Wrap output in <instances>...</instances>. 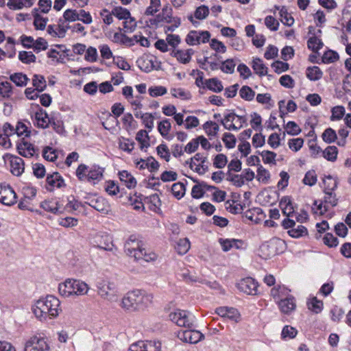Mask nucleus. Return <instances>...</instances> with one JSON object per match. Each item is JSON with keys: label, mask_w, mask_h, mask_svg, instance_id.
Wrapping results in <instances>:
<instances>
[{"label": "nucleus", "mask_w": 351, "mask_h": 351, "mask_svg": "<svg viewBox=\"0 0 351 351\" xmlns=\"http://www.w3.org/2000/svg\"><path fill=\"white\" fill-rule=\"evenodd\" d=\"M298 334V330L290 326H285L283 327L281 337L282 339H293Z\"/></svg>", "instance_id": "6e6d98bb"}, {"label": "nucleus", "mask_w": 351, "mask_h": 351, "mask_svg": "<svg viewBox=\"0 0 351 351\" xmlns=\"http://www.w3.org/2000/svg\"><path fill=\"white\" fill-rule=\"evenodd\" d=\"M135 143L134 141L130 138L122 137V139L119 140V147L121 149L128 153H131L134 148Z\"/></svg>", "instance_id": "a19ab883"}, {"label": "nucleus", "mask_w": 351, "mask_h": 351, "mask_svg": "<svg viewBox=\"0 0 351 351\" xmlns=\"http://www.w3.org/2000/svg\"><path fill=\"white\" fill-rule=\"evenodd\" d=\"M228 162L227 156L225 154H217L213 161V165L218 169L223 168Z\"/></svg>", "instance_id": "338daca9"}, {"label": "nucleus", "mask_w": 351, "mask_h": 351, "mask_svg": "<svg viewBox=\"0 0 351 351\" xmlns=\"http://www.w3.org/2000/svg\"><path fill=\"white\" fill-rule=\"evenodd\" d=\"M103 173L104 169L96 165L88 167L84 164H81L76 169V176L81 181L85 180L88 182L99 181L103 178Z\"/></svg>", "instance_id": "423d86ee"}, {"label": "nucleus", "mask_w": 351, "mask_h": 351, "mask_svg": "<svg viewBox=\"0 0 351 351\" xmlns=\"http://www.w3.org/2000/svg\"><path fill=\"white\" fill-rule=\"evenodd\" d=\"M171 93L173 97L176 98H181L182 99H191V93L189 91H185L183 88H171Z\"/></svg>", "instance_id": "13d9d810"}, {"label": "nucleus", "mask_w": 351, "mask_h": 351, "mask_svg": "<svg viewBox=\"0 0 351 351\" xmlns=\"http://www.w3.org/2000/svg\"><path fill=\"white\" fill-rule=\"evenodd\" d=\"M12 93V86L9 82H2L0 83V95L3 98H10Z\"/></svg>", "instance_id": "8fccbe9b"}, {"label": "nucleus", "mask_w": 351, "mask_h": 351, "mask_svg": "<svg viewBox=\"0 0 351 351\" xmlns=\"http://www.w3.org/2000/svg\"><path fill=\"white\" fill-rule=\"evenodd\" d=\"M112 14L119 20H127L128 18H130V11L121 6L114 8L112 10Z\"/></svg>", "instance_id": "79ce46f5"}, {"label": "nucleus", "mask_w": 351, "mask_h": 351, "mask_svg": "<svg viewBox=\"0 0 351 351\" xmlns=\"http://www.w3.org/2000/svg\"><path fill=\"white\" fill-rule=\"evenodd\" d=\"M73 295H81L87 293L88 287L87 284L79 280L71 279Z\"/></svg>", "instance_id": "b1692460"}, {"label": "nucleus", "mask_w": 351, "mask_h": 351, "mask_svg": "<svg viewBox=\"0 0 351 351\" xmlns=\"http://www.w3.org/2000/svg\"><path fill=\"white\" fill-rule=\"evenodd\" d=\"M32 84L38 92H43L47 87L46 80L44 76L38 74L34 75Z\"/></svg>", "instance_id": "c9c22d12"}, {"label": "nucleus", "mask_w": 351, "mask_h": 351, "mask_svg": "<svg viewBox=\"0 0 351 351\" xmlns=\"http://www.w3.org/2000/svg\"><path fill=\"white\" fill-rule=\"evenodd\" d=\"M94 242L97 244L98 248L111 251L113 248V243L112 237L108 234H97L95 237Z\"/></svg>", "instance_id": "2eb2a0df"}, {"label": "nucleus", "mask_w": 351, "mask_h": 351, "mask_svg": "<svg viewBox=\"0 0 351 351\" xmlns=\"http://www.w3.org/2000/svg\"><path fill=\"white\" fill-rule=\"evenodd\" d=\"M86 198L88 201L84 204L89 205L96 210L104 214H107L110 211V205L105 198L95 195Z\"/></svg>", "instance_id": "9b49d317"}, {"label": "nucleus", "mask_w": 351, "mask_h": 351, "mask_svg": "<svg viewBox=\"0 0 351 351\" xmlns=\"http://www.w3.org/2000/svg\"><path fill=\"white\" fill-rule=\"evenodd\" d=\"M48 48V43L43 38H38L34 43L33 49L36 53L40 52L41 50H46Z\"/></svg>", "instance_id": "69168bd1"}, {"label": "nucleus", "mask_w": 351, "mask_h": 351, "mask_svg": "<svg viewBox=\"0 0 351 351\" xmlns=\"http://www.w3.org/2000/svg\"><path fill=\"white\" fill-rule=\"evenodd\" d=\"M152 300V295L136 289L129 291L122 299V307L129 311L142 310L147 306Z\"/></svg>", "instance_id": "20e7f679"}, {"label": "nucleus", "mask_w": 351, "mask_h": 351, "mask_svg": "<svg viewBox=\"0 0 351 351\" xmlns=\"http://www.w3.org/2000/svg\"><path fill=\"white\" fill-rule=\"evenodd\" d=\"M16 149L21 156L25 158L32 157L35 152L34 146L32 143L25 141L23 138L20 143H17Z\"/></svg>", "instance_id": "dca6fc26"}, {"label": "nucleus", "mask_w": 351, "mask_h": 351, "mask_svg": "<svg viewBox=\"0 0 351 351\" xmlns=\"http://www.w3.org/2000/svg\"><path fill=\"white\" fill-rule=\"evenodd\" d=\"M104 117L100 118L101 119H105L101 122L103 127L108 130L114 128L118 125L119 121L116 117L112 116L109 112H105L103 113Z\"/></svg>", "instance_id": "393cba45"}, {"label": "nucleus", "mask_w": 351, "mask_h": 351, "mask_svg": "<svg viewBox=\"0 0 351 351\" xmlns=\"http://www.w3.org/2000/svg\"><path fill=\"white\" fill-rule=\"evenodd\" d=\"M10 80L17 86H25L29 81V78L25 74L22 73H15L10 75Z\"/></svg>", "instance_id": "7c9ffc66"}, {"label": "nucleus", "mask_w": 351, "mask_h": 351, "mask_svg": "<svg viewBox=\"0 0 351 351\" xmlns=\"http://www.w3.org/2000/svg\"><path fill=\"white\" fill-rule=\"evenodd\" d=\"M252 69L254 72L260 76L265 75L267 73L268 68L263 63L260 58H255L252 62Z\"/></svg>", "instance_id": "2f4dec72"}, {"label": "nucleus", "mask_w": 351, "mask_h": 351, "mask_svg": "<svg viewBox=\"0 0 351 351\" xmlns=\"http://www.w3.org/2000/svg\"><path fill=\"white\" fill-rule=\"evenodd\" d=\"M210 33L208 31L191 30L186 36V43L191 46L206 43L209 41Z\"/></svg>", "instance_id": "6e6552de"}, {"label": "nucleus", "mask_w": 351, "mask_h": 351, "mask_svg": "<svg viewBox=\"0 0 351 351\" xmlns=\"http://www.w3.org/2000/svg\"><path fill=\"white\" fill-rule=\"evenodd\" d=\"M71 279H66L64 282L59 284L58 291L62 296L65 298L73 295V289H72Z\"/></svg>", "instance_id": "bb28decb"}, {"label": "nucleus", "mask_w": 351, "mask_h": 351, "mask_svg": "<svg viewBox=\"0 0 351 351\" xmlns=\"http://www.w3.org/2000/svg\"><path fill=\"white\" fill-rule=\"evenodd\" d=\"M40 207L45 210L53 214H60L63 212L61 210L62 206L59 202L53 199H46L40 203Z\"/></svg>", "instance_id": "aec40b11"}, {"label": "nucleus", "mask_w": 351, "mask_h": 351, "mask_svg": "<svg viewBox=\"0 0 351 351\" xmlns=\"http://www.w3.org/2000/svg\"><path fill=\"white\" fill-rule=\"evenodd\" d=\"M256 179L259 182L267 184L270 179V173L269 171L262 165H259L257 169Z\"/></svg>", "instance_id": "c03bdc74"}, {"label": "nucleus", "mask_w": 351, "mask_h": 351, "mask_svg": "<svg viewBox=\"0 0 351 351\" xmlns=\"http://www.w3.org/2000/svg\"><path fill=\"white\" fill-rule=\"evenodd\" d=\"M171 192L176 199H180L185 194L186 186L181 182L174 183L171 186Z\"/></svg>", "instance_id": "f704fd0d"}, {"label": "nucleus", "mask_w": 351, "mask_h": 351, "mask_svg": "<svg viewBox=\"0 0 351 351\" xmlns=\"http://www.w3.org/2000/svg\"><path fill=\"white\" fill-rule=\"evenodd\" d=\"M16 194L10 185L0 184V202L12 206L16 202Z\"/></svg>", "instance_id": "9d476101"}, {"label": "nucleus", "mask_w": 351, "mask_h": 351, "mask_svg": "<svg viewBox=\"0 0 351 351\" xmlns=\"http://www.w3.org/2000/svg\"><path fill=\"white\" fill-rule=\"evenodd\" d=\"M222 140L228 149H232L235 147L237 140L232 134L229 132L224 133Z\"/></svg>", "instance_id": "e2e57ef3"}, {"label": "nucleus", "mask_w": 351, "mask_h": 351, "mask_svg": "<svg viewBox=\"0 0 351 351\" xmlns=\"http://www.w3.org/2000/svg\"><path fill=\"white\" fill-rule=\"evenodd\" d=\"M119 176L120 180L124 182L128 189H132L136 186V180L128 171L125 170L119 171Z\"/></svg>", "instance_id": "a878e982"}, {"label": "nucleus", "mask_w": 351, "mask_h": 351, "mask_svg": "<svg viewBox=\"0 0 351 351\" xmlns=\"http://www.w3.org/2000/svg\"><path fill=\"white\" fill-rule=\"evenodd\" d=\"M19 59L25 64L35 62L36 58L32 51H22L19 53Z\"/></svg>", "instance_id": "a18cd8bd"}, {"label": "nucleus", "mask_w": 351, "mask_h": 351, "mask_svg": "<svg viewBox=\"0 0 351 351\" xmlns=\"http://www.w3.org/2000/svg\"><path fill=\"white\" fill-rule=\"evenodd\" d=\"M237 114L230 110H226L223 114V118L221 119L220 123L223 125L225 129L228 130H239L242 128V125L236 126L233 121L235 120Z\"/></svg>", "instance_id": "4468645a"}, {"label": "nucleus", "mask_w": 351, "mask_h": 351, "mask_svg": "<svg viewBox=\"0 0 351 351\" xmlns=\"http://www.w3.org/2000/svg\"><path fill=\"white\" fill-rule=\"evenodd\" d=\"M288 234L293 238H300L308 234L306 228L302 225H299L296 228H291L288 231Z\"/></svg>", "instance_id": "de8ad7c7"}, {"label": "nucleus", "mask_w": 351, "mask_h": 351, "mask_svg": "<svg viewBox=\"0 0 351 351\" xmlns=\"http://www.w3.org/2000/svg\"><path fill=\"white\" fill-rule=\"evenodd\" d=\"M25 165L23 160L19 157L12 156L10 158V171L14 176H21L25 169Z\"/></svg>", "instance_id": "6ab92c4d"}, {"label": "nucleus", "mask_w": 351, "mask_h": 351, "mask_svg": "<svg viewBox=\"0 0 351 351\" xmlns=\"http://www.w3.org/2000/svg\"><path fill=\"white\" fill-rule=\"evenodd\" d=\"M142 241L138 240L136 235H131L124 245L126 254L134 257L136 261H145L149 262L156 258V254L153 252H148Z\"/></svg>", "instance_id": "7ed1b4c3"}, {"label": "nucleus", "mask_w": 351, "mask_h": 351, "mask_svg": "<svg viewBox=\"0 0 351 351\" xmlns=\"http://www.w3.org/2000/svg\"><path fill=\"white\" fill-rule=\"evenodd\" d=\"M47 184L50 187H47V189L49 191H53L54 187L62 188L65 186L64 179L58 172H54L52 174H49L46 178Z\"/></svg>", "instance_id": "f3484780"}, {"label": "nucleus", "mask_w": 351, "mask_h": 351, "mask_svg": "<svg viewBox=\"0 0 351 351\" xmlns=\"http://www.w3.org/2000/svg\"><path fill=\"white\" fill-rule=\"evenodd\" d=\"M35 119L38 128H46L49 124V119H51L49 118L48 114L45 110L40 108L39 110L35 113Z\"/></svg>", "instance_id": "5701e85b"}, {"label": "nucleus", "mask_w": 351, "mask_h": 351, "mask_svg": "<svg viewBox=\"0 0 351 351\" xmlns=\"http://www.w3.org/2000/svg\"><path fill=\"white\" fill-rule=\"evenodd\" d=\"M136 164L140 169L148 168L151 172L158 171L160 167L159 162L152 156L147 158L146 160L141 159Z\"/></svg>", "instance_id": "4be33fe9"}, {"label": "nucleus", "mask_w": 351, "mask_h": 351, "mask_svg": "<svg viewBox=\"0 0 351 351\" xmlns=\"http://www.w3.org/2000/svg\"><path fill=\"white\" fill-rule=\"evenodd\" d=\"M148 93L151 97H156L165 95L167 89L162 86H154L149 88Z\"/></svg>", "instance_id": "864d4df0"}, {"label": "nucleus", "mask_w": 351, "mask_h": 351, "mask_svg": "<svg viewBox=\"0 0 351 351\" xmlns=\"http://www.w3.org/2000/svg\"><path fill=\"white\" fill-rule=\"evenodd\" d=\"M278 306L282 313L290 314L295 311L296 307L294 298L290 295L284 299H280L278 302Z\"/></svg>", "instance_id": "a211bd4d"}, {"label": "nucleus", "mask_w": 351, "mask_h": 351, "mask_svg": "<svg viewBox=\"0 0 351 351\" xmlns=\"http://www.w3.org/2000/svg\"><path fill=\"white\" fill-rule=\"evenodd\" d=\"M191 179L194 182L198 183V184H195L193 186L191 190V196L194 199H199L202 197L205 193V191L203 190L201 183L198 182L197 179L191 178Z\"/></svg>", "instance_id": "09e8293b"}, {"label": "nucleus", "mask_w": 351, "mask_h": 351, "mask_svg": "<svg viewBox=\"0 0 351 351\" xmlns=\"http://www.w3.org/2000/svg\"><path fill=\"white\" fill-rule=\"evenodd\" d=\"M339 54L336 51L328 50L324 53L322 60L324 63L329 64L335 62L339 59Z\"/></svg>", "instance_id": "5fc2aeb1"}, {"label": "nucleus", "mask_w": 351, "mask_h": 351, "mask_svg": "<svg viewBox=\"0 0 351 351\" xmlns=\"http://www.w3.org/2000/svg\"><path fill=\"white\" fill-rule=\"evenodd\" d=\"M204 84L206 88L215 93H220L223 89L221 82L216 77L206 80Z\"/></svg>", "instance_id": "cd10ccee"}, {"label": "nucleus", "mask_w": 351, "mask_h": 351, "mask_svg": "<svg viewBox=\"0 0 351 351\" xmlns=\"http://www.w3.org/2000/svg\"><path fill=\"white\" fill-rule=\"evenodd\" d=\"M60 302L55 296L48 295L37 300L32 306V311L37 318L47 320L56 317L61 311Z\"/></svg>", "instance_id": "f03ea898"}, {"label": "nucleus", "mask_w": 351, "mask_h": 351, "mask_svg": "<svg viewBox=\"0 0 351 351\" xmlns=\"http://www.w3.org/2000/svg\"><path fill=\"white\" fill-rule=\"evenodd\" d=\"M176 249L180 254H186L190 249V242L189 239L187 238L180 239Z\"/></svg>", "instance_id": "3c124183"}, {"label": "nucleus", "mask_w": 351, "mask_h": 351, "mask_svg": "<svg viewBox=\"0 0 351 351\" xmlns=\"http://www.w3.org/2000/svg\"><path fill=\"white\" fill-rule=\"evenodd\" d=\"M280 16L281 22L289 27H291L294 23V19L288 13L287 9L285 6H282L280 10Z\"/></svg>", "instance_id": "ea45409f"}, {"label": "nucleus", "mask_w": 351, "mask_h": 351, "mask_svg": "<svg viewBox=\"0 0 351 351\" xmlns=\"http://www.w3.org/2000/svg\"><path fill=\"white\" fill-rule=\"evenodd\" d=\"M283 244L284 241L282 240H273L267 244H263L261 247V250L265 256V259L270 258L280 253L278 250V246Z\"/></svg>", "instance_id": "ddd939ff"}, {"label": "nucleus", "mask_w": 351, "mask_h": 351, "mask_svg": "<svg viewBox=\"0 0 351 351\" xmlns=\"http://www.w3.org/2000/svg\"><path fill=\"white\" fill-rule=\"evenodd\" d=\"M171 322L178 326L187 328L188 329L180 330L178 333V337L183 342L197 343L204 337V335L196 328L195 317L189 311L177 309L169 315Z\"/></svg>", "instance_id": "f257e3e1"}, {"label": "nucleus", "mask_w": 351, "mask_h": 351, "mask_svg": "<svg viewBox=\"0 0 351 351\" xmlns=\"http://www.w3.org/2000/svg\"><path fill=\"white\" fill-rule=\"evenodd\" d=\"M306 77L311 81H317L323 76V72L317 66H308L306 71Z\"/></svg>", "instance_id": "c85d7f7f"}, {"label": "nucleus", "mask_w": 351, "mask_h": 351, "mask_svg": "<svg viewBox=\"0 0 351 351\" xmlns=\"http://www.w3.org/2000/svg\"><path fill=\"white\" fill-rule=\"evenodd\" d=\"M323 242L329 247H335L339 244L338 239L332 233H326L323 238Z\"/></svg>", "instance_id": "680f3d73"}, {"label": "nucleus", "mask_w": 351, "mask_h": 351, "mask_svg": "<svg viewBox=\"0 0 351 351\" xmlns=\"http://www.w3.org/2000/svg\"><path fill=\"white\" fill-rule=\"evenodd\" d=\"M79 12H77L75 10L67 9L63 14V21L68 22L79 21Z\"/></svg>", "instance_id": "052dcab7"}, {"label": "nucleus", "mask_w": 351, "mask_h": 351, "mask_svg": "<svg viewBox=\"0 0 351 351\" xmlns=\"http://www.w3.org/2000/svg\"><path fill=\"white\" fill-rule=\"evenodd\" d=\"M38 8H34L32 10V16L34 17V26L36 29L44 30L46 27L48 18L43 17L39 13Z\"/></svg>", "instance_id": "412c9836"}, {"label": "nucleus", "mask_w": 351, "mask_h": 351, "mask_svg": "<svg viewBox=\"0 0 351 351\" xmlns=\"http://www.w3.org/2000/svg\"><path fill=\"white\" fill-rule=\"evenodd\" d=\"M203 128L208 136H216L219 130L217 123L212 121H206L203 125Z\"/></svg>", "instance_id": "e433bc0d"}, {"label": "nucleus", "mask_w": 351, "mask_h": 351, "mask_svg": "<svg viewBox=\"0 0 351 351\" xmlns=\"http://www.w3.org/2000/svg\"><path fill=\"white\" fill-rule=\"evenodd\" d=\"M238 289L248 295H256L258 292V284L251 277L241 279L237 285Z\"/></svg>", "instance_id": "f8f14e48"}, {"label": "nucleus", "mask_w": 351, "mask_h": 351, "mask_svg": "<svg viewBox=\"0 0 351 351\" xmlns=\"http://www.w3.org/2000/svg\"><path fill=\"white\" fill-rule=\"evenodd\" d=\"M337 138V136L336 132L330 128L325 130L322 134V138L327 143L335 142Z\"/></svg>", "instance_id": "bf43d9fd"}, {"label": "nucleus", "mask_w": 351, "mask_h": 351, "mask_svg": "<svg viewBox=\"0 0 351 351\" xmlns=\"http://www.w3.org/2000/svg\"><path fill=\"white\" fill-rule=\"evenodd\" d=\"M317 181V175L315 171H308L306 173L303 179V183L306 185L313 186Z\"/></svg>", "instance_id": "0e129e2a"}, {"label": "nucleus", "mask_w": 351, "mask_h": 351, "mask_svg": "<svg viewBox=\"0 0 351 351\" xmlns=\"http://www.w3.org/2000/svg\"><path fill=\"white\" fill-rule=\"evenodd\" d=\"M235 66L236 64L234 63V60L230 58L221 62L220 69L223 73L232 74L234 71Z\"/></svg>", "instance_id": "49530a36"}, {"label": "nucleus", "mask_w": 351, "mask_h": 351, "mask_svg": "<svg viewBox=\"0 0 351 351\" xmlns=\"http://www.w3.org/2000/svg\"><path fill=\"white\" fill-rule=\"evenodd\" d=\"M338 182L336 180H333L332 186L328 184L325 186L324 193L325 194L324 199L318 204V200H315L313 205L317 206V210L320 215H324L328 210V204L335 207L337 205L338 199L336 194L333 192L337 188Z\"/></svg>", "instance_id": "39448f33"}, {"label": "nucleus", "mask_w": 351, "mask_h": 351, "mask_svg": "<svg viewBox=\"0 0 351 351\" xmlns=\"http://www.w3.org/2000/svg\"><path fill=\"white\" fill-rule=\"evenodd\" d=\"M323 46L324 43L322 40L315 36L311 37L307 41L308 48L315 53H317Z\"/></svg>", "instance_id": "4c0bfd02"}, {"label": "nucleus", "mask_w": 351, "mask_h": 351, "mask_svg": "<svg viewBox=\"0 0 351 351\" xmlns=\"http://www.w3.org/2000/svg\"><path fill=\"white\" fill-rule=\"evenodd\" d=\"M97 287L99 295L105 299L111 300L116 294L114 284L108 280H98Z\"/></svg>", "instance_id": "1a4fd4ad"}, {"label": "nucleus", "mask_w": 351, "mask_h": 351, "mask_svg": "<svg viewBox=\"0 0 351 351\" xmlns=\"http://www.w3.org/2000/svg\"><path fill=\"white\" fill-rule=\"evenodd\" d=\"M210 46V48L216 52L213 55V56L217 58L218 60L220 59L221 56H218L217 53H224L226 51V47L225 45L216 38L211 39Z\"/></svg>", "instance_id": "c756f323"}, {"label": "nucleus", "mask_w": 351, "mask_h": 351, "mask_svg": "<svg viewBox=\"0 0 351 351\" xmlns=\"http://www.w3.org/2000/svg\"><path fill=\"white\" fill-rule=\"evenodd\" d=\"M24 351H50V347L45 337L36 335L25 341Z\"/></svg>", "instance_id": "0eeeda50"}, {"label": "nucleus", "mask_w": 351, "mask_h": 351, "mask_svg": "<svg viewBox=\"0 0 351 351\" xmlns=\"http://www.w3.org/2000/svg\"><path fill=\"white\" fill-rule=\"evenodd\" d=\"M171 128L169 119H165L163 121L158 123V130L162 136L166 137Z\"/></svg>", "instance_id": "603ef678"}, {"label": "nucleus", "mask_w": 351, "mask_h": 351, "mask_svg": "<svg viewBox=\"0 0 351 351\" xmlns=\"http://www.w3.org/2000/svg\"><path fill=\"white\" fill-rule=\"evenodd\" d=\"M145 351H160L161 344L158 341H144Z\"/></svg>", "instance_id": "774afa93"}, {"label": "nucleus", "mask_w": 351, "mask_h": 351, "mask_svg": "<svg viewBox=\"0 0 351 351\" xmlns=\"http://www.w3.org/2000/svg\"><path fill=\"white\" fill-rule=\"evenodd\" d=\"M136 140L140 143V148L142 150L145 147L147 148L149 146V138L146 130H139L136 134Z\"/></svg>", "instance_id": "473e14b6"}, {"label": "nucleus", "mask_w": 351, "mask_h": 351, "mask_svg": "<svg viewBox=\"0 0 351 351\" xmlns=\"http://www.w3.org/2000/svg\"><path fill=\"white\" fill-rule=\"evenodd\" d=\"M240 97L245 101H252L255 96V92L248 86H243L239 90Z\"/></svg>", "instance_id": "37998d69"}, {"label": "nucleus", "mask_w": 351, "mask_h": 351, "mask_svg": "<svg viewBox=\"0 0 351 351\" xmlns=\"http://www.w3.org/2000/svg\"><path fill=\"white\" fill-rule=\"evenodd\" d=\"M307 306L310 311L314 313L318 314L321 313L323 309V302L317 300L316 297H313L307 302Z\"/></svg>", "instance_id": "58836bf2"}, {"label": "nucleus", "mask_w": 351, "mask_h": 351, "mask_svg": "<svg viewBox=\"0 0 351 351\" xmlns=\"http://www.w3.org/2000/svg\"><path fill=\"white\" fill-rule=\"evenodd\" d=\"M331 112V121L340 120L345 114V108L342 106H337L332 108Z\"/></svg>", "instance_id": "4d7b16f0"}, {"label": "nucleus", "mask_w": 351, "mask_h": 351, "mask_svg": "<svg viewBox=\"0 0 351 351\" xmlns=\"http://www.w3.org/2000/svg\"><path fill=\"white\" fill-rule=\"evenodd\" d=\"M338 149L336 146H328L323 152L322 155L324 158L330 162H335L337 160Z\"/></svg>", "instance_id": "72a5a7b5"}]
</instances>
